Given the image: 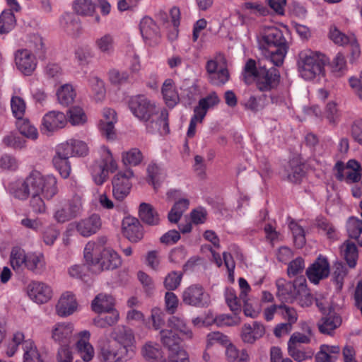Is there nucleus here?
Returning <instances> with one entry per match:
<instances>
[{
  "label": "nucleus",
  "mask_w": 362,
  "mask_h": 362,
  "mask_svg": "<svg viewBox=\"0 0 362 362\" xmlns=\"http://www.w3.org/2000/svg\"><path fill=\"white\" fill-rule=\"evenodd\" d=\"M260 54L276 66H281L289 49L284 30L276 26H265L257 37Z\"/></svg>",
  "instance_id": "1"
},
{
  "label": "nucleus",
  "mask_w": 362,
  "mask_h": 362,
  "mask_svg": "<svg viewBox=\"0 0 362 362\" xmlns=\"http://www.w3.org/2000/svg\"><path fill=\"white\" fill-rule=\"evenodd\" d=\"M243 81L247 85L255 83L257 89L262 93L272 92L280 82V74L276 68L267 69L253 59L247 60L241 74Z\"/></svg>",
  "instance_id": "2"
},
{
  "label": "nucleus",
  "mask_w": 362,
  "mask_h": 362,
  "mask_svg": "<svg viewBox=\"0 0 362 362\" xmlns=\"http://www.w3.org/2000/svg\"><path fill=\"white\" fill-rule=\"evenodd\" d=\"M328 62L327 57L322 53L310 49L299 53L298 60V72L306 81L325 76V66Z\"/></svg>",
  "instance_id": "3"
},
{
  "label": "nucleus",
  "mask_w": 362,
  "mask_h": 362,
  "mask_svg": "<svg viewBox=\"0 0 362 362\" xmlns=\"http://www.w3.org/2000/svg\"><path fill=\"white\" fill-rule=\"evenodd\" d=\"M97 245L88 242L83 250V257L86 264L91 267L98 266V272L113 270L122 264L120 256L112 248L105 247L96 255H93Z\"/></svg>",
  "instance_id": "4"
},
{
  "label": "nucleus",
  "mask_w": 362,
  "mask_h": 362,
  "mask_svg": "<svg viewBox=\"0 0 362 362\" xmlns=\"http://www.w3.org/2000/svg\"><path fill=\"white\" fill-rule=\"evenodd\" d=\"M40 182L39 188L42 189V192L40 189L39 192L30 194V206L35 214H44L46 211V205L42 197L47 200H50L59 192L57 180L54 175H47Z\"/></svg>",
  "instance_id": "5"
},
{
  "label": "nucleus",
  "mask_w": 362,
  "mask_h": 362,
  "mask_svg": "<svg viewBox=\"0 0 362 362\" xmlns=\"http://www.w3.org/2000/svg\"><path fill=\"white\" fill-rule=\"evenodd\" d=\"M45 176L40 171L33 170L24 181H16L9 183L8 191L15 198L25 200L32 193L39 192L40 182L42 181ZM40 191L42 192V189H40Z\"/></svg>",
  "instance_id": "6"
},
{
  "label": "nucleus",
  "mask_w": 362,
  "mask_h": 362,
  "mask_svg": "<svg viewBox=\"0 0 362 362\" xmlns=\"http://www.w3.org/2000/svg\"><path fill=\"white\" fill-rule=\"evenodd\" d=\"M160 340L169 351L171 362H189L187 353L181 347V339L173 329H162L160 332Z\"/></svg>",
  "instance_id": "7"
},
{
  "label": "nucleus",
  "mask_w": 362,
  "mask_h": 362,
  "mask_svg": "<svg viewBox=\"0 0 362 362\" xmlns=\"http://www.w3.org/2000/svg\"><path fill=\"white\" fill-rule=\"evenodd\" d=\"M100 153V163L92 173L94 182L98 185H101L105 182L110 173H114L117 169V162L107 147L102 146Z\"/></svg>",
  "instance_id": "8"
},
{
  "label": "nucleus",
  "mask_w": 362,
  "mask_h": 362,
  "mask_svg": "<svg viewBox=\"0 0 362 362\" xmlns=\"http://www.w3.org/2000/svg\"><path fill=\"white\" fill-rule=\"evenodd\" d=\"M128 106L136 117L144 122L148 121L157 112L155 103L144 95L132 96L129 99Z\"/></svg>",
  "instance_id": "9"
},
{
  "label": "nucleus",
  "mask_w": 362,
  "mask_h": 362,
  "mask_svg": "<svg viewBox=\"0 0 362 362\" xmlns=\"http://www.w3.org/2000/svg\"><path fill=\"white\" fill-rule=\"evenodd\" d=\"M181 298L183 303L195 308H207L211 304L210 295L199 284H192L185 288Z\"/></svg>",
  "instance_id": "10"
},
{
  "label": "nucleus",
  "mask_w": 362,
  "mask_h": 362,
  "mask_svg": "<svg viewBox=\"0 0 362 362\" xmlns=\"http://www.w3.org/2000/svg\"><path fill=\"white\" fill-rule=\"evenodd\" d=\"M132 357L124 347H119L110 340L99 345L98 358L101 362H125Z\"/></svg>",
  "instance_id": "11"
},
{
  "label": "nucleus",
  "mask_w": 362,
  "mask_h": 362,
  "mask_svg": "<svg viewBox=\"0 0 362 362\" xmlns=\"http://www.w3.org/2000/svg\"><path fill=\"white\" fill-rule=\"evenodd\" d=\"M134 176L131 169L119 172L112 180V193L117 200H123L129 194L132 187L130 179Z\"/></svg>",
  "instance_id": "12"
},
{
  "label": "nucleus",
  "mask_w": 362,
  "mask_h": 362,
  "mask_svg": "<svg viewBox=\"0 0 362 362\" xmlns=\"http://www.w3.org/2000/svg\"><path fill=\"white\" fill-rule=\"evenodd\" d=\"M110 337L115 341L119 347H124L127 353L133 356L134 354V335L132 330L125 326L115 327Z\"/></svg>",
  "instance_id": "13"
},
{
  "label": "nucleus",
  "mask_w": 362,
  "mask_h": 362,
  "mask_svg": "<svg viewBox=\"0 0 362 362\" xmlns=\"http://www.w3.org/2000/svg\"><path fill=\"white\" fill-rule=\"evenodd\" d=\"M329 38L337 45L341 46L349 45L352 61L356 60L360 56V46L354 34L346 35L340 32L337 28H333L330 29Z\"/></svg>",
  "instance_id": "14"
},
{
  "label": "nucleus",
  "mask_w": 362,
  "mask_h": 362,
  "mask_svg": "<svg viewBox=\"0 0 362 362\" xmlns=\"http://www.w3.org/2000/svg\"><path fill=\"white\" fill-rule=\"evenodd\" d=\"M342 323V318L334 308L329 307L327 313L324 314L317 323L318 329L320 333L332 336L334 331L339 328Z\"/></svg>",
  "instance_id": "15"
},
{
  "label": "nucleus",
  "mask_w": 362,
  "mask_h": 362,
  "mask_svg": "<svg viewBox=\"0 0 362 362\" xmlns=\"http://www.w3.org/2000/svg\"><path fill=\"white\" fill-rule=\"evenodd\" d=\"M52 287L46 283L33 281L28 286V295L37 304L47 303L52 297Z\"/></svg>",
  "instance_id": "16"
},
{
  "label": "nucleus",
  "mask_w": 362,
  "mask_h": 362,
  "mask_svg": "<svg viewBox=\"0 0 362 362\" xmlns=\"http://www.w3.org/2000/svg\"><path fill=\"white\" fill-rule=\"evenodd\" d=\"M141 36L149 46L157 45L160 38V30L156 22L149 16H144L140 21Z\"/></svg>",
  "instance_id": "17"
},
{
  "label": "nucleus",
  "mask_w": 362,
  "mask_h": 362,
  "mask_svg": "<svg viewBox=\"0 0 362 362\" xmlns=\"http://www.w3.org/2000/svg\"><path fill=\"white\" fill-rule=\"evenodd\" d=\"M300 277L296 278L293 282L287 281L284 279H279L276 281L277 288L276 296L280 300L292 303L296 298L297 290L299 288Z\"/></svg>",
  "instance_id": "18"
},
{
  "label": "nucleus",
  "mask_w": 362,
  "mask_h": 362,
  "mask_svg": "<svg viewBox=\"0 0 362 362\" xmlns=\"http://www.w3.org/2000/svg\"><path fill=\"white\" fill-rule=\"evenodd\" d=\"M329 274V264L328 260L321 255L306 271L308 279L315 284H317L320 280L327 278Z\"/></svg>",
  "instance_id": "19"
},
{
  "label": "nucleus",
  "mask_w": 362,
  "mask_h": 362,
  "mask_svg": "<svg viewBox=\"0 0 362 362\" xmlns=\"http://www.w3.org/2000/svg\"><path fill=\"white\" fill-rule=\"evenodd\" d=\"M15 63L18 69L26 76L31 75L37 65L35 56L27 49L16 52Z\"/></svg>",
  "instance_id": "20"
},
{
  "label": "nucleus",
  "mask_w": 362,
  "mask_h": 362,
  "mask_svg": "<svg viewBox=\"0 0 362 362\" xmlns=\"http://www.w3.org/2000/svg\"><path fill=\"white\" fill-rule=\"evenodd\" d=\"M206 71L209 82L214 86H221L229 80V73L226 68L218 69V64L216 59L209 60L206 64Z\"/></svg>",
  "instance_id": "21"
},
{
  "label": "nucleus",
  "mask_w": 362,
  "mask_h": 362,
  "mask_svg": "<svg viewBox=\"0 0 362 362\" xmlns=\"http://www.w3.org/2000/svg\"><path fill=\"white\" fill-rule=\"evenodd\" d=\"M102 225L101 218L98 214H93L86 218L80 220L76 224L77 232L83 237H89L96 233Z\"/></svg>",
  "instance_id": "22"
},
{
  "label": "nucleus",
  "mask_w": 362,
  "mask_h": 362,
  "mask_svg": "<svg viewBox=\"0 0 362 362\" xmlns=\"http://www.w3.org/2000/svg\"><path fill=\"white\" fill-rule=\"evenodd\" d=\"M124 235L131 242L136 243L144 236L143 228L139 220L134 217H126L122 221Z\"/></svg>",
  "instance_id": "23"
},
{
  "label": "nucleus",
  "mask_w": 362,
  "mask_h": 362,
  "mask_svg": "<svg viewBox=\"0 0 362 362\" xmlns=\"http://www.w3.org/2000/svg\"><path fill=\"white\" fill-rule=\"evenodd\" d=\"M67 122L65 115L62 112L50 111L42 118V129L47 132H54L63 128Z\"/></svg>",
  "instance_id": "24"
},
{
  "label": "nucleus",
  "mask_w": 362,
  "mask_h": 362,
  "mask_svg": "<svg viewBox=\"0 0 362 362\" xmlns=\"http://www.w3.org/2000/svg\"><path fill=\"white\" fill-rule=\"evenodd\" d=\"M116 122L115 111L110 108L104 109L103 119H100L98 126L101 134L107 139H113L115 136L114 124Z\"/></svg>",
  "instance_id": "25"
},
{
  "label": "nucleus",
  "mask_w": 362,
  "mask_h": 362,
  "mask_svg": "<svg viewBox=\"0 0 362 362\" xmlns=\"http://www.w3.org/2000/svg\"><path fill=\"white\" fill-rule=\"evenodd\" d=\"M265 333L264 325L258 322L252 325L245 324L242 327L241 338L245 343L253 344L263 337Z\"/></svg>",
  "instance_id": "26"
},
{
  "label": "nucleus",
  "mask_w": 362,
  "mask_h": 362,
  "mask_svg": "<svg viewBox=\"0 0 362 362\" xmlns=\"http://www.w3.org/2000/svg\"><path fill=\"white\" fill-rule=\"evenodd\" d=\"M74 331L71 323H57L52 329V337L61 346H68L71 342Z\"/></svg>",
  "instance_id": "27"
},
{
  "label": "nucleus",
  "mask_w": 362,
  "mask_h": 362,
  "mask_svg": "<svg viewBox=\"0 0 362 362\" xmlns=\"http://www.w3.org/2000/svg\"><path fill=\"white\" fill-rule=\"evenodd\" d=\"M80 339L76 342V349L81 358L85 362L90 361L95 354L93 346L90 344V334L88 331L84 330L78 334Z\"/></svg>",
  "instance_id": "28"
},
{
  "label": "nucleus",
  "mask_w": 362,
  "mask_h": 362,
  "mask_svg": "<svg viewBox=\"0 0 362 362\" xmlns=\"http://www.w3.org/2000/svg\"><path fill=\"white\" fill-rule=\"evenodd\" d=\"M341 353L338 345L321 344L315 355V362H337Z\"/></svg>",
  "instance_id": "29"
},
{
  "label": "nucleus",
  "mask_w": 362,
  "mask_h": 362,
  "mask_svg": "<svg viewBox=\"0 0 362 362\" xmlns=\"http://www.w3.org/2000/svg\"><path fill=\"white\" fill-rule=\"evenodd\" d=\"M77 308L74 295L71 292L63 293L56 306L57 313L61 317L71 315Z\"/></svg>",
  "instance_id": "30"
},
{
  "label": "nucleus",
  "mask_w": 362,
  "mask_h": 362,
  "mask_svg": "<svg viewBox=\"0 0 362 362\" xmlns=\"http://www.w3.org/2000/svg\"><path fill=\"white\" fill-rule=\"evenodd\" d=\"M35 274L41 275L46 270V261L45 255L42 252L27 253V262L25 268Z\"/></svg>",
  "instance_id": "31"
},
{
  "label": "nucleus",
  "mask_w": 362,
  "mask_h": 362,
  "mask_svg": "<svg viewBox=\"0 0 362 362\" xmlns=\"http://www.w3.org/2000/svg\"><path fill=\"white\" fill-rule=\"evenodd\" d=\"M74 12L81 16H94L95 23H99L100 18L96 13V4L93 0H76L73 3Z\"/></svg>",
  "instance_id": "32"
},
{
  "label": "nucleus",
  "mask_w": 362,
  "mask_h": 362,
  "mask_svg": "<svg viewBox=\"0 0 362 362\" xmlns=\"http://www.w3.org/2000/svg\"><path fill=\"white\" fill-rule=\"evenodd\" d=\"M161 93L166 105L169 107H175L180 100L175 83L170 78L164 81L161 88Z\"/></svg>",
  "instance_id": "33"
},
{
  "label": "nucleus",
  "mask_w": 362,
  "mask_h": 362,
  "mask_svg": "<svg viewBox=\"0 0 362 362\" xmlns=\"http://www.w3.org/2000/svg\"><path fill=\"white\" fill-rule=\"evenodd\" d=\"M23 362H44L42 354L32 339H27L23 343Z\"/></svg>",
  "instance_id": "34"
},
{
  "label": "nucleus",
  "mask_w": 362,
  "mask_h": 362,
  "mask_svg": "<svg viewBox=\"0 0 362 362\" xmlns=\"http://www.w3.org/2000/svg\"><path fill=\"white\" fill-rule=\"evenodd\" d=\"M146 171L148 183L156 190L165 177L163 170L158 164L152 162L148 164Z\"/></svg>",
  "instance_id": "35"
},
{
  "label": "nucleus",
  "mask_w": 362,
  "mask_h": 362,
  "mask_svg": "<svg viewBox=\"0 0 362 362\" xmlns=\"http://www.w3.org/2000/svg\"><path fill=\"white\" fill-rule=\"evenodd\" d=\"M113 306L114 299L112 296L103 293L96 296L91 303L92 310L98 313L115 310Z\"/></svg>",
  "instance_id": "36"
},
{
  "label": "nucleus",
  "mask_w": 362,
  "mask_h": 362,
  "mask_svg": "<svg viewBox=\"0 0 362 362\" xmlns=\"http://www.w3.org/2000/svg\"><path fill=\"white\" fill-rule=\"evenodd\" d=\"M299 288L297 290L296 298L295 301L302 308L310 306L313 303V297L310 293L306 284V279L304 276H300V283H298Z\"/></svg>",
  "instance_id": "37"
},
{
  "label": "nucleus",
  "mask_w": 362,
  "mask_h": 362,
  "mask_svg": "<svg viewBox=\"0 0 362 362\" xmlns=\"http://www.w3.org/2000/svg\"><path fill=\"white\" fill-rule=\"evenodd\" d=\"M139 215L144 223L150 226L157 225L160 221L157 211L151 204L147 203L140 204Z\"/></svg>",
  "instance_id": "38"
},
{
  "label": "nucleus",
  "mask_w": 362,
  "mask_h": 362,
  "mask_svg": "<svg viewBox=\"0 0 362 362\" xmlns=\"http://www.w3.org/2000/svg\"><path fill=\"white\" fill-rule=\"evenodd\" d=\"M361 166L356 160H349L346 165L343 180L348 184L358 182L361 178Z\"/></svg>",
  "instance_id": "39"
},
{
  "label": "nucleus",
  "mask_w": 362,
  "mask_h": 362,
  "mask_svg": "<svg viewBox=\"0 0 362 362\" xmlns=\"http://www.w3.org/2000/svg\"><path fill=\"white\" fill-rule=\"evenodd\" d=\"M268 105L269 98L267 94L265 93H263L258 97L255 95H250L243 103L245 108L252 111V112H257L263 110Z\"/></svg>",
  "instance_id": "40"
},
{
  "label": "nucleus",
  "mask_w": 362,
  "mask_h": 362,
  "mask_svg": "<svg viewBox=\"0 0 362 362\" xmlns=\"http://www.w3.org/2000/svg\"><path fill=\"white\" fill-rule=\"evenodd\" d=\"M168 326L173 331L178 332L183 337L186 339H191L192 337V332L190 328L187 325L185 320L183 318L177 316H172L168 320Z\"/></svg>",
  "instance_id": "41"
},
{
  "label": "nucleus",
  "mask_w": 362,
  "mask_h": 362,
  "mask_svg": "<svg viewBox=\"0 0 362 362\" xmlns=\"http://www.w3.org/2000/svg\"><path fill=\"white\" fill-rule=\"evenodd\" d=\"M189 199L186 198L179 199L175 202L170 211L168 213V220L171 223H177L183 213L188 209Z\"/></svg>",
  "instance_id": "42"
},
{
  "label": "nucleus",
  "mask_w": 362,
  "mask_h": 362,
  "mask_svg": "<svg viewBox=\"0 0 362 362\" xmlns=\"http://www.w3.org/2000/svg\"><path fill=\"white\" fill-rule=\"evenodd\" d=\"M10 262L14 270H23L25 268L27 253L20 247H13L11 252Z\"/></svg>",
  "instance_id": "43"
},
{
  "label": "nucleus",
  "mask_w": 362,
  "mask_h": 362,
  "mask_svg": "<svg viewBox=\"0 0 362 362\" xmlns=\"http://www.w3.org/2000/svg\"><path fill=\"white\" fill-rule=\"evenodd\" d=\"M226 355L230 362H249L250 357L246 350L239 351L234 345L229 343L226 346Z\"/></svg>",
  "instance_id": "44"
},
{
  "label": "nucleus",
  "mask_w": 362,
  "mask_h": 362,
  "mask_svg": "<svg viewBox=\"0 0 362 362\" xmlns=\"http://www.w3.org/2000/svg\"><path fill=\"white\" fill-rule=\"evenodd\" d=\"M16 24V19L11 11L4 10L0 15V34H7Z\"/></svg>",
  "instance_id": "45"
},
{
  "label": "nucleus",
  "mask_w": 362,
  "mask_h": 362,
  "mask_svg": "<svg viewBox=\"0 0 362 362\" xmlns=\"http://www.w3.org/2000/svg\"><path fill=\"white\" fill-rule=\"evenodd\" d=\"M95 45L100 52L110 54L115 49L114 37L109 33L105 34L95 40Z\"/></svg>",
  "instance_id": "46"
},
{
  "label": "nucleus",
  "mask_w": 362,
  "mask_h": 362,
  "mask_svg": "<svg viewBox=\"0 0 362 362\" xmlns=\"http://www.w3.org/2000/svg\"><path fill=\"white\" fill-rule=\"evenodd\" d=\"M288 180L292 182H298L304 176L303 166L297 160H291L286 170Z\"/></svg>",
  "instance_id": "47"
},
{
  "label": "nucleus",
  "mask_w": 362,
  "mask_h": 362,
  "mask_svg": "<svg viewBox=\"0 0 362 362\" xmlns=\"http://www.w3.org/2000/svg\"><path fill=\"white\" fill-rule=\"evenodd\" d=\"M57 96L60 104L67 106L74 102L76 92L72 86L65 84L57 90Z\"/></svg>",
  "instance_id": "48"
},
{
  "label": "nucleus",
  "mask_w": 362,
  "mask_h": 362,
  "mask_svg": "<svg viewBox=\"0 0 362 362\" xmlns=\"http://www.w3.org/2000/svg\"><path fill=\"white\" fill-rule=\"evenodd\" d=\"M288 352L289 356L298 362L310 359L314 355V351L312 349L302 350L299 346L288 345Z\"/></svg>",
  "instance_id": "49"
},
{
  "label": "nucleus",
  "mask_w": 362,
  "mask_h": 362,
  "mask_svg": "<svg viewBox=\"0 0 362 362\" xmlns=\"http://www.w3.org/2000/svg\"><path fill=\"white\" fill-rule=\"evenodd\" d=\"M107 314L103 317L98 316L93 320V324L100 328H105L108 326H112L116 324L119 320V313L117 310L107 312Z\"/></svg>",
  "instance_id": "50"
},
{
  "label": "nucleus",
  "mask_w": 362,
  "mask_h": 362,
  "mask_svg": "<svg viewBox=\"0 0 362 362\" xmlns=\"http://www.w3.org/2000/svg\"><path fill=\"white\" fill-rule=\"evenodd\" d=\"M17 126L20 133L24 136L31 139H36L37 138V130L30 124L28 119L24 118L18 119Z\"/></svg>",
  "instance_id": "51"
},
{
  "label": "nucleus",
  "mask_w": 362,
  "mask_h": 362,
  "mask_svg": "<svg viewBox=\"0 0 362 362\" xmlns=\"http://www.w3.org/2000/svg\"><path fill=\"white\" fill-rule=\"evenodd\" d=\"M161 353L162 351L158 344L153 345L151 343H146L142 349L144 357L151 362H160Z\"/></svg>",
  "instance_id": "52"
},
{
  "label": "nucleus",
  "mask_w": 362,
  "mask_h": 362,
  "mask_svg": "<svg viewBox=\"0 0 362 362\" xmlns=\"http://www.w3.org/2000/svg\"><path fill=\"white\" fill-rule=\"evenodd\" d=\"M122 158L124 165L136 166L142 161L143 155L139 148H133L127 152H124Z\"/></svg>",
  "instance_id": "53"
},
{
  "label": "nucleus",
  "mask_w": 362,
  "mask_h": 362,
  "mask_svg": "<svg viewBox=\"0 0 362 362\" xmlns=\"http://www.w3.org/2000/svg\"><path fill=\"white\" fill-rule=\"evenodd\" d=\"M68 117L72 125H82L87 119L83 110L78 106H74L69 110Z\"/></svg>",
  "instance_id": "54"
},
{
  "label": "nucleus",
  "mask_w": 362,
  "mask_h": 362,
  "mask_svg": "<svg viewBox=\"0 0 362 362\" xmlns=\"http://www.w3.org/2000/svg\"><path fill=\"white\" fill-rule=\"evenodd\" d=\"M11 107L12 113L17 120L24 118L26 104L22 98L13 96L11 99Z\"/></svg>",
  "instance_id": "55"
},
{
  "label": "nucleus",
  "mask_w": 362,
  "mask_h": 362,
  "mask_svg": "<svg viewBox=\"0 0 362 362\" xmlns=\"http://www.w3.org/2000/svg\"><path fill=\"white\" fill-rule=\"evenodd\" d=\"M52 163L62 178L66 179L69 177L71 171V163L69 159L54 156Z\"/></svg>",
  "instance_id": "56"
},
{
  "label": "nucleus",
  "mask_w": 362,
  "mask_h": 362,
  "mask_svg": "<svg viewBox=\"0 0 362 362\" xmlns=\"http://www.w3.org/2000/svg\"><path fill=\"white\" fill-rule=\"evenodd\" d=\"M213 322L218 326H235L240 322V317L239 314H221L217 315Z\"/></svg>",
  "instance_id": "57"
},
{
  "label": "nucleus",
  "mask_w": 362,
  "mask_h": 362,
  "mask_svg": "<svg viewBox=\"0 0 362 362\" xmlns=\"http://www.w3.org/2000/svg\"><path fill=\"white\" fill-rule=\"evenodd\" d=\"M332 278L337 285V288L341 290L343 286L344 277L347 274V269L341 262H337L334 265Z\"/></svg>",
  "instance_id": "58"
},
{
  "label": "nucleus",
  "mask_w": 362,
  "mask_h": 362,
  "mask_svg": "<svg viewBox=\"0 0 362 362\" xmlns=\"http://www.w3.org/2000/svg\"><path fill=\"white\" fill-rule=\"evenodd\" d=\"M349 236L352 239H358L362 233V220L356 217H351L346 223Z\"/></svg>",
  "instance_id": "59"
},
{
  "label": "nucleus",
  "mask_w": 362,
  "mask_h": 362,
  "mask_svg": "<svg viewBox=\"0 0 362 362\" xmlns=\"http://www.w3.org/2000/svg\"><path fill=\"white\" fill-rule=\"evenodd\" d=\"M344 255L349 267L354 268L358 257L356 245L353 243H348L344 250Z\"/></svg>",
  "instance_id": "60"
},
{
  "label": "nucleus",
  "mask_w": 362,
  "mask_h": 362,
  "mask_svg": "<svg viewBox=\"0 0 362 362\" xmlns=\"http://www.w3.org/2000/svg\"><path fill=\"white\" fill-rule=\"evenodd\" d=\"M289 228L292 232L296 246L301 248L305 243V230L302 226L296 222H291Z\"/></svg>",
  "instance_id": "61"
},
{
  "label": "nucleus",
  "mask_w": 362,
  "mask_h": 362,
  "mask_svg": "<svg viewBox=\"0 0 362 362\" xmlns=\"http://www.w3.org/2000/svg\"><path fill=\"white\" fill-rule=\"evenodd\" d=\"M93 56L92 50L88 46H79L74 52L75 59L79 65L88 64Z\"/></svg>",
  "instance_id": "62"
},
{
  "label": "nucleus",
  "mask_w": 362,
  "mask_h": 362,
  "mask_svg": "<svg viewBox=\"0 0 362 362\" xmlns=\"http://www.w3.org/2000/svg\"><path fill=\"white\" fill-rule=\"evenodd\" d=\"M66 21V31L74 37L78 36L81 31L80 21L73 14H67L65 16Z\"/></svg>",
  "instance_id": "63"
},
{
  "label": "nucleus",
  "mask_w": 362,
  "mask_h": 362,
  "mask_svg": "<svg viewBox=\"0 0 362 362\" xmlns=\"http://www.w3.org/2000/svg\"><path fill=\"white\" fill-rule=\"evenodd\" d=\"M316 226L317 228L322 230L328 238H334L336 237V230L334 226L325 217H317L316 219Z\"/></svg>",
  "instance_id": "64"
}]
</instances>
